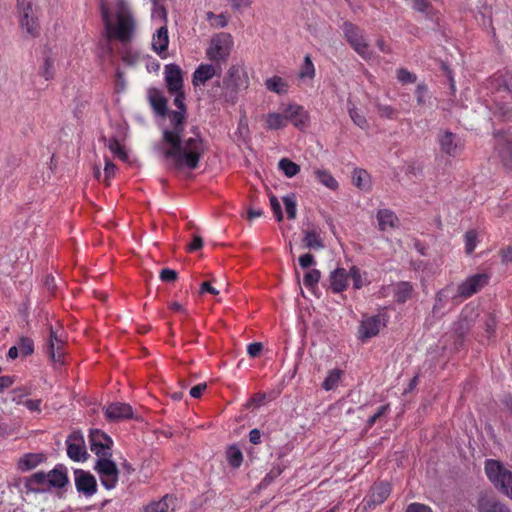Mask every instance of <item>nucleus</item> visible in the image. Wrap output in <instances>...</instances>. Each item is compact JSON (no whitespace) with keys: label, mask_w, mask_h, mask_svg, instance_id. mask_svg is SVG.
Returning <instances> with one entry per match:
<instances>
[{"label":"nucleus","mask_w":512,"mask_h":512,"mask_svg":"<svg viewBox=\"0 0 512 512\" xmlns=\"http://www.w3.org/2000/svg\"><path fill=\"white\" fill-rule=\"evenodd\" d=\"M167 123L163 128V138L160 146L163 157L171 161L174 169H196L205 145L197 126L184 134L187 114L182 111H169L165 115Z\"/></svg>","instance_id":"nucleus-1"},{"label":"nucleus","mask_w":512,"mask_h":512,"mask_svg":"<svg viewBox=\"0 0 512 512\" xmlns=\"http://www.w3.org/2000/svg\"><path fill=\"white\" fill-rule=\"evenodd\" d=\"M101 16L107 39H115L122 44L132 41L136 32V21L125 0H117L113 15L107 6L102 4Z\"/></svg>","instance_id":"nucleus-2"},{"label":"nucleus","mask_w":512,"mask_h":512,"mask_svg":"<svg viewBox=\"0 0 512 512\" xmlns=\"http://www.w3.org/2000/svg\"><path fill=\"white\" fill-rule=\"evenodd\" d=\"M249 85L250 79L246 67L242 63H235L227 69L222 81H215L209 94L214 100L235 104L239 94Z\"/></svg>","instance_id":"nucleus-3"},{"label":"nucleus","mask_w":512,"mask_h":512,"mask_svg":"<svg viewBox=\"0 0 512 512\" xmlns=\"http://www.w3.org/2000/svg\"><path fill=\"white\" fill-rule=\"evenodd\" d=\"M491 109L504 121H512V71L494 75L490 80Z\"/></svg>","instance_id":"nucleus-4"},{"label":"nucleus","mask_w":512,"mask_h":512,"mask_svg":"<svg viewBox=\"0 0 512 512\" xmlns=\"http://www.w3.org/2000/svg\"><path fill=\"white\" fill-rule=\"evenodd\" d=\"M485 472L496 488L512 499V472L504 468L499 461L493 459L486 461Z\"/></svg>","instance_id":"nucleus-5"},{"label":"nucleus","mask_w":512,"mask_h":512,"mask_svg":"<svg viewBox=\"0 0 512 512\" xmlns=\"http://www.w3.org/2000/svg\"><path fill=\"white\" fill-rule=\"evenodd\" d=\"M345 39L364 60L369 61L373 58V52L369 48V43L364 37L362 30L350 22L343 24Z\"/></svg>","instance_id":"nucleus-6"},{"label":"nucleus","mask_w":512,"mask_h":512,"mask_svg":"<svg viewBox=\"0 0 512 512\" xmlns=\"http://www.w3.org/2000/svg\"><path fill=\"white\" fill-rule=\"evenodd\" d=\"M233 40L228 33H219L213 36L206 50V56L211 61H224L231 52Z\"/></svg>","instance_id":"nucleus-7"},{"label":"nucleus","mask_w":512,"mask_h":512,"mask_svg":"<svg viewBox=\"0 0 512 512\" xmlns=\"http://www.w3.org/2000/svg\"><path fill=\"white\" fill-rule=\"evenodd\" d=\"M94 469L100 477L101 484L106 489L111 490L116 487L119 471L111 457L97 459Z\"/></svg>","instance_id":"nucleus-8"},{"label":"nucleus","mask_w":512,"mask_h":512,"mask_svg":"<svg viewBox=\"0 0 512 512\" xmlns=\"http://www.w3.org/2000/svg\"><path fill=\"white\" fill-rule=\"evenodd\" d=\"M17 7L20 16V26L27 34L36 36L38 34V23L34 15L31 0H17Z\"/></svg>","instance_id":"nucleus-9"},{"label":"nucleus","mask_w":512,"mask_h":512,"mask_svg":"<svg viewBox=\"0 0 512 512\" xmlns=\"http://www.w3.org/2000/svg\"><path fill=\"white\" fill-rule=\"evenodd\" d=\"M90 449L98 459L112 456V439L100 430H93L89 435Z\"/></svg>","instance_id":"nucleus-10"},{"label":"nucleus","mask_w":512,"mask_h":512,"mask_svg":"<svg viewBox=\"0 0 512 512\" xmlns=\"http://www.w3.org/2000/svg\"><path fill=\"white\" fill-rule=\"evenodd\" d=\"M64 343V332L62 329H54L53 327H50L46 352L54 363H62Z\"/></svg>","instance_id":"nucleus-11"},{"label":"nucleus","mask_w":512,"mask_h":512,"mask_svg":"<svg viewBox=\"0 0 512 512\" xmlns=\"http://www.w3.org/2000/svg\"><path fill=\"white\" fill-rule=\"evenodd\" d=\"M495 151L502 164L512 168V135L506 132L495 134Z\"/></svg>","instance_id":"nucleus-12"},{"label":"nucleus","mask_w":512,"mask_h":512,"mask_svg":"<svg viewBox=\"0 0 512 512\" xmlns=\"http://www.w3.org/2000/svg\"><path fill=\"white\" fill-rule=\"evenodd\" d=\"M488 281L489 277L487 274H474L458 285V295L463 298H469L486 286Z\"/></svg>","instance_id":"nucleus-13"},{"label":"nucleus","mask_w":512,"mask_h":512,"mask_svg":"<svg viewBox=\"0 0 512 512\" xmlns=\"http://www.w3.org/2000/svg\"><path fill=\"white\" fill-rule=\"evenodd\" d=\"M385 325V319L382 315L366 317L361 321L359 326L358 338L361 341H366L376 336Z\"/></svg>","instance_id":"nucleus-14"},{"label":"nucleus","mask_w":512,"mask_h":512,"mask_svg":"<svg viewBox=\"0 0 512 512\" xmlns=\"http://www.w3.org/2000/svg\"><path fill=\"white\" fill-rule=\"evenodd\" d=\"M437 140L440 150L451 157L457 156L464 147L461 139L456 134L448 130L440 132Z\"/></svg>","instance_id":"nucleus-15"},{"label":"nucleus","mask_w":512,"mask_h":512,"mask_svg":"<svg viewBox=\"0 0 512 512\" xmlns=\"http://www.w3.org/2000/svg\"><path fill=\"white\" fill-rule=\"evenodd\" d=\"M67 455L73 461H85L88 457L87 451L84 446V439L82 435L73 433L66 440Z\"/></svg>","instance_id":"nucleus-16"},{"label":"nucleus","mask_w":512,"mask_h":512,"mask_svg":"<svg viewBox=\"0 0 512 512\" xmlns=\"http://www.w3.org/2000/svg\"><path fill=\"white\" fill-rule=\"evenodd\" d=\"M75 485L78 492L90 497L96 493L97 483L95 477L89 472L75 470Z\"/></svg>","instance_id":"nucleus-17"},{"label":"nucleus","mask_w":512,"mask_h":512,"mask_svg":"<svg viewBox=\"0 0 512 512\" xmlns=\"http://www.w3.org/2000/svg\"><path fill=\"white\" fill-rule=\"evenodd\" d=\"M220 68L213 64H200L193 73L192 83L195 87L205 85L214 76L219 75Z\"/></svg>","instance_id":"nucleus-18"},{"label":"nucleus","mask_w":512,"mask_h":512,"mask_svg":"<svg viewBox=\"0 0 512 512\" xmlns=\"http://www.w3.org/2000/svg\"><path fill=\"white\" fill-rule=\"evenodd\" d=\"M165 82L169 92H179L183 87V76L180 67L176 64L165 66Z\"/></svg>","instance_id":"nucleus-19"},{"label":"nucleus","mask_w":512,"mask_h":512,"mask_svg":"<svg viewBox=\"0 0 512 512\" xmlns=\"http://www.w3.org/2000/svg\"><path fill=\"white\" fill-rule=\"evenodd\" d=\"M105 416L110 421L133 418V410L129 404L115 402L105 408Z\"/></svg>","instance_id":"nucleus-20"},{"label":"nucleus","mask_w":512,"mask_h":512,"mask_svg":"<svg viewBox=\"0 0 512 512\" xmlns=\"http://www.w3.org/2000/svg\"><path fill=\"white\" fill-rule=\"evenodd\" d=\"M286 122L290 121L295 127L303 128L307 125L308 115L303 107L297 104H290L284 110Z\"/></svg>","instance_id":"nucleus-21"},{"label":"nucleus","mask_w":512,"mask_h":512,"mask_svg":"<svg viewBox=\"0 0 512 512\" xmlns=\"http://www.w3.org/2000/svg\"><path fill=\"white\" fill-rule=\"evenodd\" d=\"M148 101L159 116H165L167 111V99L163 95L162 91L157 88H150L147 93Z\"/></svg>","instance_id":"nucleus-22"},{"label":"nucleus","mask_w":512,"mask_h":512,"mask_svg":"<svg viewBox=\"0 0 512 512\" xmlns=\"http://www.w3.org/2000/svg\"><path fill=\"white\" fill-rule=\"evenodd\" d=\"M378 228L380 231L396 228L398 225V217L390 209H379L376 214Z\"/></svg>","instance_id":"nucleus-23"},{"label":"nucleus","mask_w":512,"mask_h":512,"mask_svg":"<svg viewBox=\"0 0 512 512\" xmlns=\"http://www.w3.org/2000/svg\"><path fill=\"white\" fill-rule=\"evenodd\" d=\"M391 493V487L388 483H380L373 487L367 504L369 507L382 504Z\"/></svg>","instance_id":"nucleus-24"},{"label":"nucleus","mask_w":512,"mask_h":512,"mask_svg":"<svg viewBox=\"0 0 512 512\" xmlns=\"http://www.w3.org/2000/svg\"><path fill=\"white\" fill-rule=\"evenodd\" d=\"M348 274L344 268H337L330 273V287L334 293H340L347 287Z\"/></svg>","instance_id":"nucleus-25"},{"label":"nucleus","mask_w":512,"mask_h":512,"mask_svg":"<svg viewBox=\"0 0 512 512\" xmlns=\"http://www.w3.org/2000/svg\"><path fill=\"white\" fill-rule=\"evenodd\" d=\"M169 43L168 30L161 26L152 37V48L158 54L166 51Z\"/></svg>","instance_id":"nucleus-26"},{"label":"nucleus","mask_w":512,"mask_h":512,"mask_svg":"<svg viewBox=\"0 0 512 512\" xmlns=\"http://www.w3.org/2000/svg\"><path fill=\"white\" fill-rule=\"evenodd\" d=\"M45 459V455L42 453H27L19 459L18 467L22 471H28L38 466Z\"/></svg>","instance_id":"nucleus-27"},{"label":"nucleus","mask_w":512,"mask_h":512,"mask_svg":"<svg viewBox=\"0 0 512 512\" xmlns=\"http://www.w3.org/2000/svg\"><path fill=\"white\" fill-rule=\"evenodd\" d=\"M315 178L320 182L323 186L330 190H337L339 187L338 181L333 177V175L326 169L316 168L313 172Z\"/></svg>","instance_id":"nucleus-28"},{"label":"nucleus","mask_w":512,"mask_h":512,"mask_svg":"<svg viewBox=\"0 0 512 512\" xmlns=\"http://www.w3.org/2000/svg\"><path fill=\"white\" fill-rule=\"evenodd\" d=\"M49 480L48 483L51 487L62 488L68 482L66 471L62 466H57L53 470L48 472Z\"/></svg>","instance_id":"nucleus-29"},{"label":"nucleus","mask_w":512,"mask_h":512,"mask_svg":"<svg viewBox=\"0 0 512 512\" xmlns=\"http://www.w3.org/2000/svg\"><path fill=\"white\" fill-rule=\"evenodd\" d=\"M472 309L464 308L460 319L455 323V331L460 336L464 335L472 326Z\"/></svg>","instance_id":"nucleus-30"},{"label":"nucleus","mask_w":512,"mask_h":512,"mask_svg":"<svg viewBox=\"0 0 512 512\" xmlns=\"http://www.w3.org/2000/svg\"><path fill=\"white\" fill-rule=\"evenodd\" d=\"M303 242L310 249L320 250L324 247L320 233L316 229L305 231Z\"/></svg>","instance_id":"nucleus-31"},{"label":"nucleus","mask_w":512,"mask_h":512,"mask_svg":"<svg viewBox=\"0 0 512 512\" xmlns=\"http://www.w3.org/2000/svg\"><path fill=\"white\" fill-rule=\"evenodd\" d=\"M413 286L409 282H399L395 286L394 298L398 303H405L412 295Z\"/></svg>","instance_id":"nucleus-32"},{"label":"nucleus","mask_w":512,"mask_h":512,"mask_svg":"<svg viewBox=\"0 0 512 512\" xmlns=\"http://www.w3.org/2000/svg\"><path fill=\"white\" fill-rule=\"evenodd\" d=\"M266 88L277 94H286L288 92V84L279 76H273L265 81Z\"/></svg>","instance_id":"nucleus-33"},{"label":"nucleus","mask_w":512,"mask_h":512,"mask_svg":"<svg viewBox=\"0 0 512 512\" xmlns=\"http://www.w3.org/2000/svg\"><path fill=\"white\" fill-rule=\"evenodd\" d=\"M49 475L45 472H36L34 473L29 480V485L32 489L35 490H46L51 488L48 483Z\"/></svg>","instance_id":"nucleus-34"},{"label":"nucleus","mask_w":512,"mask_h":512,"mask_svg":"<svg viewBox=\"0 0 512 512\" xmlns=\"http://www.w3.org/2000/svg\"><path fill=\"white\" fill-rule=\"evenodd\" d=\"M352 181L353 184L361 190H368L370 188L369 174L363 169H354L352 173Z\"/></svg>","instance_id":"nucleus-35"},{"label":"nucleus","mask_w":512,"mask_h":512,"mask_svg":"<svg viewBox=\"0 0 512 512\" xmlns=\"http://www.w3.org/2000/svg\"><path fill=\"white\" fill-rule=\"evenodd\" d=\"M226 459L231 467L239 468L243 462V454L236 445H231L227 448Z\"/></svg>","instance_id":"nucleus-36"},{"label":"nucleus","mask_w":512,"mask_h":512,"mask_svg":"<svg viewBox=\"0 0 512 512\" xmlns=\"http://www.w3.org/2000/svg\"><path fill=\"white\" fill-rule=\"evenodd\" d=\"M287 125L284 113H269L266 116V127L269 130H278Z\"/></svg>","instance_id":"nucleus-37"},{"label":"nucleus","mask_w":512,"mask_h":512,"mask_svg":"<svg viewBox=\"0 0 512 512\" xmlns=\"http://www.w3.org/2000/svg\"><path fill=\"white\" fill-rule=\"evenodd\" d=\"M279 169L287 176L292 178L300 171V166L288 158H283L278 163Z\"/></svg>","instance_id":"nucleus-38"},{"label":"nucleus","mask_w":512,"mask_h":512,"mask_svg":"<svg viewBox=\"0 0 512 512\" xmlns=\"http://www.w3.org/2000/svg\"><path fill=\"white\" fill-rule=\"evenodd\" d=\"M341 375L342 371L340 369L330 370L323 381V389L326 391L335 389L340 381Z\"/></svg>","instance_id":"nucleus-39"},{"label":"nucleus","mask_w":512,"mask_h":512,"mask_svg":"<svg viewBox=\"0 0 512 512\" xmlns=\"http://www.w3.org/2000/svg\"><path fill=\"white\" fill-rule=\"evenodd\" d=\"M171 500L172 498L169 495H165L161 500L147 505L143 512H167L169 509V501Z\"/></svg>","instance_id":"nucleus-40"},{"label":"nucleus","mask_w":512,"mask_h":512,"mask_svg":"<svg viewBox=\"0 0 512 512\" xmlns=\"http://www.w3.org/2000/svg\"><path fill=\"white\" fill-rule=\"evenodd\" d=\"M479 512H511L504 504L486 500L480 503Z\"/></svg>","instance_id":"nucleus-41"},{"label":"nucleus","mask_w":512,"mask_h":512,"mask_svg":"<svg viewBox=\"0 0 512 512\" xmlns=\"http://www.w3.org/2000/svg\"><path fill=\"white\" fill-rule=\"evenodd\" d=\"M315 76V67L310 55L304 57V62L299 72L300 79H312Z\"/></svg>","instance_id":"nucleus-42"},{"label":"nucleus","mask_w":512,"mask_h":512,"mask_svg":"<svg viewBox=\"0 0 512 512\" xmlns=\"http://www.w3.org/2000/svg\"><path fill=\"white\" fill-rule=\"evenodd\" d=\"M283 203L289 219H295L297 215V204L295 194H289L283 197Z\"/></svg>","instance_id":"nucleus-43"},{"label":"nucleus","mask_w":512,"mask_h":512,"mask_svg":"<svg viewBox=\"0 0 512 512\" xmlns=\"http://www.w3.org/2000/svg\"><path fill=\"white\" fill-rule=\"evenodd\" d=\"M108 149L119 159L127 160L128 156L123 146L116 138H111L106 143Z\"/></svg>","instance_id":"nucleus-44"},{"label":"nucleus","mask_w":512,"mask_h":512,"mask_svg":"<svg viewBox=\"0 0 512 512\" xmlns=\"http://www.w3.org/2000/svg\"><path fill=\"white\" fill-rule=\"evenodd\" d=\"M478 235L475 230H469L464 235L465 240V252L468 255H471L473 251L475 250L477 243H478Z\"/></svg>","instance_id":"nucleus-45"},{"label":"nucleus","mask_w":512,"mask_h":512,"mask_svg":"<svg viewBox=\"0 0 512 512\" xmlns=\"http://www.w3.org/2000/svg\"><path fill=\"white\" fill-rule=\"evenodd\" d=\"M17 347L22 356H28L34 352V342L29 337H20Z\"/></svg>","instance_id":"nucleus-46"},{"label":"nucleus","mask_w":512,"mask_h":512,"mask_svg":"<svg viewBox=\"0 0 512 512\" xmlns=\"http://www.w3.org/2000/svg\"><path fill=\"white\" fill-rule=\"evenodd\" d=\"M321 273L317 269H311L305 273L303 283L306 287L313 289L319 282Z\"/></svg>","instance_id":"nucleus-47"},{"label":"nucleus","mask_w":512,"mask_h":512,"mask_svg":"<svg viewBox=\"0 0 512 512\" xmlns=\"http://www.w3.org/2000/svg\"><path fill=\"white\" fill-rule=\"evenodd\" d=\"M349 115L353 123L361 129H366L368 127L365 116L361 114V112L356 107L349 108Z\"/></svg>","instance_id":"nucleus-48"},{"label":"nucleus","mask_w":512,"mask_h":512,"mask_svg":"<svg viewBox=\"0 0 512 512\" xmlns=\"http://www.w3.org/2000/svg\"><path fill=\"white\" fill-rule=\"evenodd\" d=\"M30 395V390L27 387H19L11 391V401L18 405H24L25 398Z\"/></svg>","instance_id":"nucleus-49"},{"label":"nucleus","mask_w":512,"mask_h":512,"mask_svg":"<svg viewBox=\"0 0 512 512\" xmlns=\"http://www.w3.org/2000/svg\"><path fill=\"white\" fill-rule=\"evenodd\" d=\"M447 288L440 290L435 297V303L433 305V313H441L447 302Z\"/></svg>","instance_id":"nucleus-50"},{"label":"nucleus","mask_w":512,"mask_h":512,"mask_svg":"<svg viewBox=\"0 0 512 512\" xmlns=\"http://www.w3.org/2000/svg\"><path fill=\"white\" fill-rule=\"evenodd\" d=\"M417 104L424 106L429 100L428 87L425 83H419L415 90Z\"/></svg>","instance_id":"nucleus-51"},{"label":"nucleus","mask_w":512,"mask_h":512,"mask_svg":"<svg viewBox=\"0 0 512 512\" xmlns=\"http://www.w3.org/2000/svg\"><path fill=\"white\" fill-rule=\"evenodd\" d=\"M397 79L403 83H414L417 80V76L410 71H408L406 68H399L396 71Z\"/></svg>","instance_id":"nucleus-52"},{"label":"nucleus","mask_w":512,"mask_h":512,"mask_svg":"<svg viewBox=\"0 0 512 512\" xmlns=\"http://www.w3.org/2000/svg\"><path fill=\"white\" fill-rule=\"evenodd\" d=\"M40 75L45 78V80H50L54 76V67L53 61L47 57L44 60V63L40 69Z\"/></svg>","instance_id":"nucleus-53"},{"label":"nucleus","mask_w":512,"mask_h":512,"mask_svg":"<svg viewBox=\"0 0 512 512\" xmlns=\"http://www.w3.org/2000/svg\"><path fill=\"white\" fill-rule=\"evenodd\" d=\"M171 94H174V105L176 106V110L175 111H182L183 110V114H187V111H186V106H185V103H184V99H185V95H184V92L182 90H179V92H170Z\"/></svg>","instance_id":"nucleus-54"},{"label":"nucleus","mask_w":512,"mask_h":512,"mask_svg":"<svg viewBox=\"0 0 512 512\" xmlns=\"http://www.w3.org/2000/svg\"><path fill=\"white\" fill-rule=\"evenodd\" d=\"M348 276H350L352 278L353 286H354L355 289L362 288L363 280H362V277H361L360 270L356 266H353V267L350 268Z\"/></svg>","instance_id":"nucleus-55"},{"label":"nucleus","mask_w":512,"mask_h":512,"mask_svg":"<svg viewBox=\"0 0 512 512\" xmlns=\"http://www.w3.org/2000/svg\"><path fill=\"white\" fill-rule=\"evenodd\" d=\"M159 276L163 282L170 283V282H174L177 279L178 273L173 269L165 268L160 271Z\"/></svg>","instance_id":"nucleus-56"},{"label":"nucleus","mask_w":512,"mask_h":512,"mask_svg":"<svg viewBox=\"0 0 512 512\" xmlns=\"http://www.w3.org/2000/svg\"><path fill=\"white\" fill-rule=\"evenodd\" d=\"M270 204H271V208H272V211L275 215V218L277 221H282L283 219V213H282V210H281V205L278 201V199L275 197V196H271L270 197Z\"/></svg>","instance_id":"nucleus-57"},{"label":"nucleus","mask_w":512,"mask_h":512,"mask_svg":"<svg viewBox=\"0 0 512 512\" xmlns=\"http://www.w3.org/2000/svg\"><path fill=\"white\" fill-rule=\"evenodd\" d=\"M41 399H26L24 405L30 412H41Z\"/></svg>","instance_id":"nucleus-58"},{"label":"nucleus","mask_w":512,"mask_h":512,"mask_svg":"<svg viewBox=\"0 0 512 512\" xmlns=\"http://www.w3.org/2000/svg\"><path fill=\"white\" fill-rule=\"evenodd\" d=\"M377 109L381 116L389 119H392L396 114L395 109L390 105L378 104Z\"/></svg>","instance_id":"nucleus-59"},{"label":"nucleus","mask_w":512,"mask_h":512,"mask_svg":"<svg viewBox=\"0 0 512 512\" xmlns=\"http://www.w3.org/2000/svg\"><path fill=\"white\" fill-rule=\"evenodd\" d=\"M299 265L303 269H307L315 264V258L312 254L306 253L299 257Z\"/></svg>","instance_id":"nucleus-60"},{"label":"nucleus","mask_w":512,"mask_h":512,"mask_svg":"<svg viewBox=\"0 0 512 512\" xmlns=\"http://www.w3.org/2000/svg\"><path fill=\"white\" fill-rule=\"evenodd\" d=\"M263 345L260 342H254L248 345L247 352L251 357H257L261 353Z\"/></svg>","instance_id":"nucleus-61"},{"label":"nucleus","mask_w":512,"mask_h":512,"mask_svg":"<svg viewBox=\"0 0 512 512\" xmlns=\"http://www.w3.org/2000/svg\"><path fill=\"white\" fill-rule=\"evenodd\" d=\"M406 512H432L431 509L420 503H411L408 507Z\"/></svg>","instance_id":"nucleus-62"},{"label":"nucleus","mask_w":512,"mask_h":512,"mask_svg":"<svg viewBox=\"0 0 512 512\" xmlns=\"http://www.w3.org/2000/svg\"><path fill=\"white\" fill-rule=\"evenodd\" d=\"M206 388V383H200L198 385H195L190 389V396L193 398H199L202 395V393L206 390Z\"/></svg>","instance_id":"nucleus-63"},{"label":"nucleus","mask_w":512,"mask_h":512,"mask_svg":"<svg viewBox=\"0 0 512 512\" xmlns=\"http://www.w3.org/2000/svg\"><path fill=\"white\" fill-rule=\"evenodd\" d=\"M116 166L110 161H105V167H104V173H105V181L108 182V180L114 175Z\"/></svg>","instance_id":"nucleus-64"}]
</instances>
